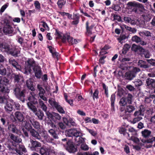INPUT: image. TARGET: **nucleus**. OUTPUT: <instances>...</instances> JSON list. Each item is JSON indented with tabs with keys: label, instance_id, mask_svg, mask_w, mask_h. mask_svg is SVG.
I'll use <instances>...</instances> for the list:
<instances>
[{
	"label": "nucleus",
	"instance_id": "nucleus-34",
	"mask_svg": "<svg viewBox=\"0 0 155 155\" xmlns=\"http://www.w3.org/2000/svg\"><path fill=\"white\" fill-rule=\"evenodd\" d=\"M138 65L141 68H149L148 65L146 64L145 62L142 60H140L138 61Z\"/></svg>",
	"mask_w": 155,
	"mask_h": 155
},
{
	"label": "nucleus",
	"instance_id": "nucleus-19",
	"mask_svg": "<svg viewBox=\"0 0 155 155\" xmlns=\"http://www.w3.org/2000/svg\"><path fill=\"white\" fill-rule=\"evenodd\" d=\"M38 105L37 106V107L41 108L43 110L46 112L47 107L44 102L41 99H39L38 100Z\"/></svg>",
	"mask_w": 155,
	"mask_h": 155
},
{
	"label": "nucleus",
	"instance_id": "nucleus-46",
	"mask_svg": "<svg viewBox=\"0 0 155 155\" xmlns=\"http://www.w3.org/2000/svg\"><path fill=\"white\" fill-rule=\"evenodd\" d=\"M55 108L60 113L62 114L65 113V111L63 109V107L59 104Z\"/></svg>",
	"mask_w": 155,
	"mask_h": 155
},
{
	"label": "nucleus",
	"instance_id": "nucleus-33",
	"mask_svg": "<svg viewBox=\"0 0 155 155\" xmlns=\"http://www.w3.org/2000/svg\"><path fill=\"white\" fill-rule=\"evenodd\" d=\"M67 150L70 153H74L77 151L75 147L73 144H71L68 145L67 148Z\"/></svg>",
	"mask_w": 155,
	"mask_h": 155
},
{
	"label": "nucleus",
	"instance_id": "nucleus-3",
	"mask_svg": "<svg viewBox=\"0 0 155 155\" xmlns=\"http://www.w3.org/2000/svg\"><path fill=\"white\" fill-rule=\"evenodd\" d=\"M3 51L7 52L14 56H17L20 53V51L17 49L15 47L10 46L6 44Z\"/></svg>",
	"mask_w": 155,
	"mask_h": 155
},
{
	"label": "nucleus",
	"instance_id": "nucleus-58",
	"mask_svg": "<svg viewBox=\"0 0 155 155\" xmlns=\"http://www.w3.org/2000/svg\"><path fill=\"white\" fill-rule=\"evenodd\" d=\"M81 148L82 150L85 151L89 149L88 146L85 144L81 145Z\"/></svg>",
	"mask_w": 155,
	"mask_h": 155
},
{
	"label": "nucleus",
	"instance_id": "nucleus-23",
	"mask_svg": "<svg viewBox=\"0 0 155 155\" xmlns=\"http://www.w3.org/2000/svg\"><path fill=\"white\" fill-rule=\"evenodd\" d=\"M142 136L144 138L149 137L151 134V132L147 129H145L141 132Z\"/></svg>",
	"mask_w": 155,
	"mask_h": 155
},
{
	"label": "nucleus",
	"instance_id": "nucleus-7",
	"mask_svg": "<svg viewBox=\"0 0 155 155\" xmlns=\"http://www.w3.org/2000/svg\"><path fill=\"white\" fill-rule=\"evenodd\" d=\"M30 142L31 144L29 145V147L32 150L38 152L41 146V143L37 141L32 139H30Z\"/></svg>",
	"mask_w": 155,
	"mask_h": 155
},
{
	"label": "nucleus",
	"instance_id": "nucleus-41",
	"mask_svg": "<svg viewBox=\"0 0 155 155\" xmlns=\"http://www.w3.org/2000/svg\"><path fill=\"white\" fill-rule=\"evenodd\" d=\"M48 132L55 139H57L58 138V135L54 130L51 129L48 130Z\"/></svg>",
	"mask_w": 155,
	"mask_h": 155
},
{
	"label": "nucleus",
	"instance_id": "nucleus-48",
	"mask_svg": "<svg viewBox=\"0 0 155 155\" xmlns=\"http://www.w3.org/2000/svg\"><path fill=\"white\" fill-rule=\"evenodd\" d=\"M119 132L121 134H123L124 136L128 134L126 132V130L124 127L120 128L119 129Z\"/></svg>",
	"mask_w": 155,
	"mask_h": 155
},
{
	"label": "nucleus",
	"instance_id": "nucleus-4",
	"mask_svg": "<svg viewBox=\"0 0 155 155\" xmlns=\"http://www.w3.org/2000/svg\"><path fill=\"white\" fill-rule=\"evenodd\" d=\"M28 108L33 112L38 119L40 120H42L44 116V114L43 111L40 109L38 110L36 107L33 104L28 103Z\"/></svg>",
	"mask_w": 155,
	"mask_h": 155
},
{
	"label": "nucleus",
	"instance_id": "nucleus-27",
	"mask_svg": "<svg viewBox=\"0 0 155 155\" xmlns=\"http://www.w3.org/2000/svg\"><path fill=\"white\" fill-rule=\"evenodd\" d=\"M127 5L130 6L135 7L137 8H143V5L139 3L134 2H130L127 3Z\"/></svg>",
	"mask_w": 155,
	"mask_h": 155
},
{
	"label": "nucleus",
	"instance_id": "nucleus-43",
	"mask_svg": "<svg viewBox=\"0 0 155 155\" xmlns=\"http://www.w3.org/2000/svg\"><path fill=\"white\" fill-rule=\"evenodd\" d=\"M6 74L5 68H4L2 64H0V74L2 75H5Z\"/></svg>",
	"mask_w": 155,
	"mask_h": 155
},
{
	"label": "nucleus",
	"instance_id": "nucleus-60",
	"mask_svg": "<svg viewBox=\"0 0 155 155\" xmlns=\"http://www.w3.org/2000/svg\"><path fill=\"white\" fill-rule=\"evenodd\" d=\"M34 5L36 8L39 9L40 8V4L38 1H35L34 2Z\"/></svg>",
	"mask_w": 155,
	"mask_h": 155
},
{
	"label": "nucleus",
	"instance_id": "nucleus-22",
	"mask_svg": "<svg viewBox=\"0 0 155 155\" xmlns=\"http://www.w3.org/2000/svg\"><path fill=\"white\" fill-rule=\"evenodd\" d=\"M9 136L12 140L16 143H19L22 141L21 139L19 137L15 136L12 134H9Z\"/></svg>",
	"mask_w": 155,
	"mask_h": 155
},
{
	"label": "nucleus",
	"instance_id": "nucleus-5",
	"mask_svg": "<svg viewBox=\"0 0 155 155\" xmlns=\"http://www.w3.org/2000/svg\"><path fill=\"white\" fill-rule=\"evenodd\" d=\"M65 133L67 136H74L76 137L81 136L82 135L80 130L75 128L67 130L66 131Z\"/></svg>",
	"mask_w": 155,
	"mask_h": 155
},
{
	"label": "nucleus",
	"instance_id": "nucleus-37",
	"mask_svg": "<svg viewBox=\"0 0 155 155\" xmlns=\"http://www.w3.org/2000/svg\"><path fill=\"white\" fill-rule=\"evenodd\" d=\"M141 141L143 143H152L154 141H155V137H152L146 140H142Z\"/></svg>",
	"mask_w": 155,
	"mask_h": 155
},
{
	"label": "nucleus",
	"instance_id": "nucleus-62",
	"mask_svg": "<svg viewBox=\"0 0 155 155\" xmlns=\"http://www.w3.org/2000/svg\"><path fill=\"white\" fill-rule=\"evenodd\" d=\"M15 127V126L13 124H11L8 125V129L12 132Z\"/></svg>",
	"mask_w": 155,
	"mask_h": 155
},
{
	"label": "nucleus",
	"instance_id": "nucleus-20",
	"mask_svg": "<svg viewBox=\"0 0 155 155\" xmlns=\"http://www.w3.org/2000/svg\"><path fill=\"white\" fill-rule=\"evenodd\" d=\"M50 148L45 147H41L39 149L40 153L41 155H49Z\"/></svg>",
	"mask_w": 155,
	"mask_h": 155
},
{
	"label": "nucleus",
	"instance_id": "nucleus-26",
	"mask_svg": "<svg viewBox=\"0 0 155 155\" xmlns=\"http://www.w3.org/2000/svg\"><path fill=\"white\" fill-rule=\"evenodd\" d=\"M5 111L8 113H10L13 110V106L10 103L7 102L4 106Z\"/></svg>",
	"mask_w": 155,
	"mask_h": 155
},
{
	"label": "nucleus",
	"instance_id": "nucleus-17",
	"mask_svg": "<svg viewBox=\"0 0 155 155\" xmlns=\"http://www.w3.org/2000/svg\"><path fill=\"white\" fill-rule=\"evenodd\" d=\"M33 69L35 77L37 78H40L41 75V71L40 67L38 66H35Z\"/></svg>",
	"mask_w": 155,
	"mask_h": 155
},
{
	"label": "nucleus",
	"instance_id": "nucleus-30",
	"mask_svg": "<svg viewBox=\"0 0 155 155\" xmlns=\"http://www.w3.org/2000/svg\"><path fill=\"white\" fill-rule=\"evenodd\" d=\"M125 77L127 79L129 80H131L134 78L135 77V74L133 73L131 71H130L125 73Z\"/></svg>",
	"mask_w": 155,
	"mask_h": 155
},
{
	"label": "nucleus",
	"instance_id": "nucleus-6",
	"mask_svg": "<svg viewBox=\"0 0 155 155\" xmlns=\"http://www.w3.org/2000/svg\"><path fill=\"white\" fill-rule=\"evenodd\" d=\"M25 68L21 71L25 74H27L28 72H30L31 67L35 66V61L32 59H28L25 62Z\"/></svg>",
	"mask_w": 155,
	"mask_h": 155
},
{
	"label": "nucleus",
	"instance_id": "nucleus-8",
	"mask_svg": "<svg viewBox=\"0 0 155 155\" xmlns=\"http://www.w3.org/2000/svg\"><path fill=\"white\" fill-rule=\"evenodd\" d=\"M24 91V90L21 91V88L20 86L16 87L14 89V92L15 95L18 97H20V100L23 102L25 101L24 98L25 96Z\"/></svg>",
	"mask_w": 155,
	"mask_h": 155
},
{
	"label": "nucleus",
	"instance_id": "nucleus-31",
	"mask_svg": "<svg viewBox=\"0 0 155 155\" xmlns=\"http://www.w3.org/2000/svg\"><path fill=\"white\" fill-rule=\"evenodd\" d=\"M50 51L52 54L53 57L54 58H56L58 60V57L59 56V53L55 51L54 49L51 46H49L48 47Z\"/></svg>",
	"mask_w": 155,
	"mask_h": 155
},
{
	"label": "nucleus",
	"instance_id": "nucleus-32",
	"mask_svg": "<svg viewBox=\"0 0 155 155\" xmlns=\"http://www.w3.org/2000/svg\"><path fill=\"white\" fill-rule=\"evenodd\" d=\"M128 136L127 138L129 140H131L134 142L136 143H138L139 141V140L138 138L135 136V135H133L130 136L129 134H127Z\"/></svg>",
	"mask_w": 155,
	"mask_h": 155
},
{
	"label": "nucleus",
	"instance_id": "nucleus-63",
	"mask_svg": "<svg viewBox=\"0 0 155 155\" xmlns=\"http://www.w3.org/2000/svg\"><path fill=\"white\" fill-rule=\"evenodd\" d=\"M87 130L92 136H95L97 134V133L96 132L91 129H90L87 128Z\"/></svg>",
	"mask_w": 155,
	"mask_h": 155
},
{
	"label": "nucleus",
	"instance_id": "nucleus-39",
	"mask_svg": "<svg viewBox=\"0 0 155 155\" xmlns=\"http://www.w3.org/2000/svg\"><path fill=\"white\" fill-rule=\"evenodd\" d=\"M121 27L122 28H124L127 30H129L130 31L132 32L133 33H134L136 31V30L135 28H132L125 25H122V26H121Z\"/></svg>",
	"mask_w": 155,
	"mask_h": 155
},
{
	"label": "nucleus",
	"instance_id": "nucleus-49",
	"mask_svg": "<svg viewBox=\"0 0 155 155\" xmlns=\"http://www.w3.org/2000/svg\"><path fill=\"white\" fill-rule=\"evenodd\" d=\"M128 131L131 132V134L133 135H135L137 134V131L135 129L132 127H129L128 129Z\"/></svg>",
	"mask_w": 155,
	"mask_h": 155
},
{
	"label": "nucleus",
	"instance_id": "nucleus-28",
	"mask_svg": "<svg viewBox=\"0 0 155 155\" xmlns=\"http://www.w3.org/2000/svg\"><path fill=\"white\" fill-rule=\"evenodd\" d=\"M15 151L18 153L22 155L23 154V152L26 151V148L23 145L20 144L19 145L18 149H16Z\"/></svg>",
	"mask_w": 155,
	"mask_h": 155
},
{
	"label": "nucleus",
	"instance_id": "nucleus-1",
	"mask_svg": "<svg viewBox=\"0 0 155 155\" xmlns=\"http://www.w3.org/2000/svg\"><path fill=\"white\" fill-rule=\"evenodd\" d=\"M9 84V81L5 77H1L0 81V91L4 93H8L9 89L7 87Z\"/></svg>",
	"mask_w": 155,
	"mask_h": 155
},
{
	"label": "nucleus",
	"instance_id": "nucleus-64",
	"mask_svg": "<svg viewBox=\"0 0 155 155\" xmlns=\"http://www.w3.org/2000/svg\"><path fill=\"white\" fill-rule=\"evenodd\" d=\"M147 61L151 65L155 66V60L153 59H147Z\"/></svg>",
	"mask_w": 155,
	"mask_h": 155
},
{
	"label": "nucleus",
	"instance_id": "nucleus-61",
	"mask_svg": "<svg viewBox=\"0 0 155 155\" xmlns=\"http://www.w3.org/2000/svg\"><path fill=\"white\" fill-rule=\"evenodd\" d=\"M49 153L50 154H52V155H58V154L55 150L51 148L49 149Z\"/></svg>",
	"mask_w": 155,
	"mask_h": 155
},
{
	"label": "nucleus",
	"instance_id": "nucleus-13",
	"mask_svg": "<svg viewBox=\"0 0 155 155\" xmlns=\"http://www.w3.org/2000/svg\"><path fill=\"white\" fill-rule=\"evenodd\" d=\"M9 62L10 64L15 68L17 70H21V69L20 65L18 64V62L14 59L10 58L9 59Z\"/></svg>",
	"mask_w": 155,
	"mask_h": 155
},
{
	"label": "nucleus",
	"instance_id": "nucleus-18",
	"mask_svg": "<svg viewBox=\"0 0 155 155\" xmlns=\"http://www.w3.org/2000/svg\"><path fill=\"white\" fill-rule=\"evenodd\" d=\"M33 80L32 79L30 78L26 81V84L28 88L31 91H34L35 89L33 86Z\"/></svg>",
	"mask_w": 155,
	"mask_h": 155
},
{
	"label": "nucleus",
	"instance_id": "nucleus-29",
	"mask_svg": "<svg viewBox=\"0 0 155 155\" xmlns=\"http://www.w3.org/2000/svg\"><path fill=\"white\" fill-rule=\"evenodd\" d=\"M48 101L51 106L53 108H56L59 104V103L57 102L54 99L52 98L49 99Z\"/></svg>",
	"mask_w": 155,
	"mask_h": 155
},
{
	"label": "nucleus",
	"instance_id": "nucleus-12",
	"mask_svg": "<svg viewBox=\"0 0 155 155\" xmlns=\"http://www.w3.org/2000/svg\"><path fill=\"white\" fill-rule=\"evenodd\" d=\"M3 31L6 34H12L13 31V28L8 23L4 25Z\"/></svg>",
	"mask_w": 155,
	"mask_h": 155
},
{
	"label": "nucleus",
	"instance_id": "nucleus-53",
	"mask_svg": "<svg viewBox=\"0 0 155 155\" xmlns=\"http://www.w3.org/2000/svg\"><path fill=\"white\" fill-rule=\"evenodd\" d=\"M99 94V91L97 89H96L93 95V97L94 99L95 98L97 99L98 98V94Z\"/></svg>",
	"mask_w": 155,
	"mask_h": 155
},
{
	"label": "nucleus",
	"instance_id": "nucleus-25",
	"mask_svg": "<svg viewBox=\"0 0 155 155\" xmlns=\"http://www.w3.org/2000/svg\"><path fill=\"white\" fill-rule=\"evenodd\" d=\"M30 121L35 129L38 130H39L40 129V125L38 122L34 119L30 120Z\"/></svg>",
	"mask_w": 155,
	"mask_h": 155
},
{
	"label": "nucleus",
	"instance_id": "nucleus-10",
	"mask_svg": "<svg viewBox=\"0 0 155 155\" xmlns=\"http://www.w3.org/2000/svg\"><path fill=\"white\" fill-rule=\"evenodd\" d=\"M37 95L34 92H30L29 96L28 97V100L29 102L27 103V105L28 107V103H30L31 104H36L38 103L36 97H37Z\"/></svg>",
	"mask_w": 155,
	"mask_h": 155
},
{
	"label": "nucleus",
	"instance_id": "nucleus-42",
	"mask_svg": "<svg viewBox=\"0 0 155 155\" xmlns=\"http://www.w3.org/2000/svg\"><path fill=\"white\" fill-rule=\"evenodd\" d=\"M131 40L132 41L135 42L137 43H138L141 41V38L136 35L133 36Z\"/></svg>",
	"mask_w": 155,
	"mask_h": 155
},
{
	"label": "nucleus",
	"instance_id": "nucleus-38",
	"mask_svg": "<svg viewBox=\"0 0 155 155\" xmlns=\"http://www.w3.org/2000/svg\"><path fill=\"white\" fill-rule=\"evenodd\" d=\"M154 97L153 95H149L148 96L145 97L144 100L145 103H150Z\"/></svg>",
	"mask_w": 155,
	"mask_h": 155
},
{
	"label": "nucleus",
	"instance_id": "nucleus-50",
	"mask_svg": "<svg viewBox=\"0 0 155 155\" xmlns=\"http://www.w3.org/2000/svg\"><path fill=\"white\" fill-rule=\"evenodd\" d=\"M102 87L103 89L105 90V93L106 96L107 97L108 96V87L104 83L102 84Z\"/></svg>",
	"mask_w": 155,
	"mask_h": 155
},
{
	"label": "nucleus",
	"instance_id": "nucleus-11",
	"mask_svg": "<svg viewBox=\"0 0 155 155\" xmlns=\"http://www.w3.org/2000/svg\"><path fill=\"white\" fill-rule=\"evenodd\" d=\"M37 89L39 91L38 95L40 98L43 100L47 101V98L44 96L45 91V90L42 87V86L41 85L38 84L37 85Z\"/></svg>",
	"mask_w": 155,
	"mask_h": 155
},
{
	"label": "nucleus",
	"instance_id": "nucleus-35",
	"mask_svg": "<svg viewBox=\"0 0 155 155\" xmlns=\"http://www.w3.org/2000/svg\"><path fill=\"white\" fill-rule=\"evenodd\" d=\"M135 110V107L133 106L129 105L127 106L125 108L126 112L131 113L132 112Z\"/></svg>",
	"mask_w": 155,
	"mask_h": 155
},
{
	"label": "nucleus",
	"instance_id": "nucleus-57",
	"mask_svg": "<svg viewBox=\"0 0 155 155\" xmlns=\"http://www.w3.org/2000/svg\"><path fill=\"white\" fill-rule=\"evenodd\" d=\"M140 71V69L138 68L137 67H133L131 71L134 74L136 75V74L137 72H139Z\"/></svg>",
	"mask_w": 155,
	"mask_h": 155
},
{
	"label": "nucleus",
	"instance_id": "nucleus-21",
	"mask_svg": "<svg viewBox=\"0 0 155 155\" xmlns=\"http://www.w3.org/2000/svg\"><path fill=\"white\" fill-rule=\"evenodd\" d=\"M15 117L19 121L22 122L23 121L24 117L22 114L19 111H16L14 114Z\"/></svg>",
	"mask_w": 155,
	"mask_h": 155
},
{
	"label": "nucleus",
	"instance_id": "nucleus-9",
	"mask_svg": "<svg viewBox=\"0 0 155 155\" xmlns=\"http://www.w3.org/2000/svg\"><path fill=\"white\" fill-rule=\"evenodd\" d=\"M61 39L63 42H66V40H67L68 43L72 45L76 44L78 42L77 40L75 39H73L72 37H70L69 35L68 34L63 35Z\"/></svg>",
	"mask_w": 155,
	"mask_h": 155
},
{
	"label": "nucleus",
	"instance_id": "nucleus-40",
	"mask_svg": "<svg viewBox=\"0 0 155 155\" xmlns=\"http://www.w3.org/2000/svg\"><path fill=\"white\" fill-rule=\"evenodd\" d=\"M154 80L153 79L149 78L147 79L146 83L147 85L149 87H152L153 84Z\"/></svg>",
	"mask_w": 155,
	"mask_h": 155
},
{
	"label": "nucleus",
	"instance_id": "nucleus-51",
	"mask_svg": "<svg viewBox=\"0 0 155 155\" xmlns=\"http://www.w3.org/2000/svg\"><path fill=\"white\" fill-rule=\"evenodd\" d=\"M132 96L130 94H128L127 98H126L127 103L129 104H131L132 102Z\"/></svg>",
	"mask_w": 155,
	"mask_h": 155
},
{
	"label": "nucleus",
	"instance_id": "nucleus-47",
	"mask_svg": "<svg viewBox=\"0 0 155 155\" xmlns=\"http://www.w3.org/2000/svg\"><path fill=\"white\" fill-rule=\"evenodd\" d=\"M24 122V127L26 129H27V130L29 131L30 129L32 128L31 124L29 122L27 121H25Z\"/></svg>",
	"mask_w": 155,
	"mask_h": 155
},
{
	"label": "nucleus",
	"instance_id": "nucleus-14",
	"mask_svg": "<svg viewBox=\"0 0 155 155\" xmlns=\"http://www.w3.org/2000/svg\"><path fill=\"white\" fill-rule=\"evenodd\" d=\"M14 78L15 82L17 83L18 84H21L24 82L23 77L20 74H14Z\"/></svg>",
	"mask_w": 155,
	"mask_h": 155
},
{
	"label": "nucleus",
	"instance_id": "nucleus-56",
	"mask_svg": "<svg viewBox=\"0 0 155 155\" xmlns=\"http://www.w3.org/2000/svg\"><path fill=\"white\" fill-rule=\"evenodd\" d=\"M89 22L88 21H87L86 23V29L87 32V33L89 35L92 34V32L91 31V29H90V27L88 26Z\"/></svg>",
	"mask_w": 155,
	"mask_h": 155
},
{
	"label": "nucleus",
	"instance_id": "nucleus-59",
	"mask_svg": "<svg viewBox=\"0 0 155 155\" xmlns=\"http://www.w3.org/2000/svg\"><path fill=\"white\" fill-rule=\"evenodd\" d=\"M134 83L136 86H140L142 85V83L141 80L137 79L135 81Z\"/></svg>",
	"mask_w": 155,
	"mask_h": 155
},
{
	"label": "nucleus",
	"instance_id": "nucleus-36",
	"mask_svg": "<svg viewBox=\"0 0 155 155\" xmlns=\"http://www.w3.org/2000/svg\"><path fill=\"white\" fill-rule=\"evenodd\" d=\"M41 137H42L46 141H50L49 139V136L47 134L46 131H43L41 133Z\"/></svg>",
	"mask_w": 155,
	"mask_h": 155
},
{
	"label": "nucleus",
	"instance_id": "nucleus-55",
	"mask_svg": "<svg viewBox=\"0 0 155 155\" xmlns=\"http://www.w3.org/2000/svg\"><path fill=\"white\" fill-rule=\"evenodd\" d=\"M53 117L57 120H60L61 119V117L58 113L53 112Z\"/></svg>",
	"mask_w": 155,
	"mask_h": 155
},
{
	"label": "nucleus",
	"instance_id": "nucleus-15",
	"mask_svg": "<svg viewBox=\"0 0 155 155\" xmlns=\"http://www.w3.org/2000/svg\"><path fill=\"white\" fill-rule=\"evenodd\" d=\"M139 34L141 37H146L148 39H150L152 37V34L149 31H144L139 32Z\"/></svg>",
	"mask_w": 155,
	"mask_h": 155
},
{
	"label": "nucleus",
	"instance_id": "nucleus-2",
	"mask_svg": "<svg viewBox=\"0 0 155 155\" xmlns=\"http://www.w3.org/2000/svg\"><path fill=\"white\" fill-rule=\"evenodd\" d=\"M145 110L143 105L140 106L139 110L136 111L134 114L133 115L135 117L133 120L131 121V123L133 124H135L137 122L143 119L142 116H143L142 113Z\"/></svg>",
	"mask_w": 155,
	"mask_h": 155
},
{
	"label": "nucleus",
	"instance_id": "nucleus-24",
	"mask_svg": "<svg viewBox=\"0 0 155 155\" xmlns=\"http://www.w3.org/2000/svg\"><path fill=\"white\" fill-rule=\"evenodd\" d=\"M132 50L135 51L137 52L138 51L140 52H143L144 51V49L140 46L136 45L135 44L132 45L131 47Z\"/></svg>",
	"mask_w": 155,
	"mask_h": 155
},
{
	"label": "nucleus",
	"instance_id": "nucleus-16",
	"mask_svg": "<svg viewBox=\"0 0 155 155\" xmlns=\"http://www.w3.org/2000/svg\"><path fill=\"white\" fill-rule=\"evenodd\" d=\"M30 133L33 137L38 140L41 139V136L39 135V133L35 130L33 129H30L29 130Z\"/></svg>",
	"mask_w": 155,
	"mask_h": 155
},
{
	"label": "nucleus",
	"instance_id": "nucleus-54",
	"mask_svg": "<svg viewBox=\"0 0 155 155\" xmlns=\"http://www.w3.org/2000/svg\"><path fill=\"white\" fill-rule=\"evenodd\" d=\"M12 132L15 134H16L19 135H21V130L17 129L16 126L14 129V130L12 131Z\"/></svg>",
	"mask_w": 155,
	"mask_h": 155
},
{
	"label": "nucleus",
	"instance_id": "nucleus-45",
	"mask_svg": "<svg viewBox=\"0 0 155 155\" xmlns=\"http://www.w3.org/2000/svg\"><path fill=\"white\" fill-rule=\"evenodd\" d=\"M127 103V101L126 98L124 97H122L120 100L119 103L120 105L122 106H124Z\"/></svg>",
	"mask_w": 155,
	"mask_h": 155
},
{
	"label": "nucleus",
	"instance_id": "nucleus-44",
	"mask_svg": "<svg viewBox=\"0 0 155 155\" xmlns=\"http://www.w3.org/2000/svg\"><path fill=\"white\" fill-rule=\"evenodd\" d=\"M66 2V0H58L57 3L59 7L61 8L65 4Z\"/></svg>",
	"mask_w": 155,
	"mask_h": 155
},
{
	"label": "nucleus",
	"instance_id": "nucleus-52",
	"mask_svg": "<svg viewBox=\"0 0 155 155\" xmlns=\"http://www.w3.org/2000/svg\"><path fill=\"white\" fill-rule=\"evenodd\" d=\"M9 98V97L7 95L5 97H0V103H3L5 102V100L8 99Z\"/></svg>",
	"mask_w": 155,
	"mask_h": 155
}]
</instances>
